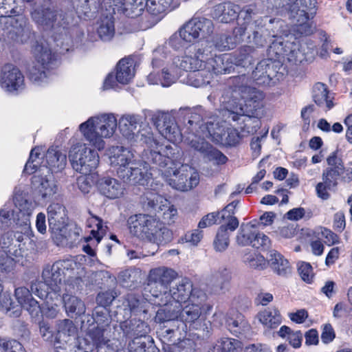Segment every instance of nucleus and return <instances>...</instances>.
Segmentation results:
<instances>
[{"label": "nucleus", "mask_w": 352, "mask_h": 352, "mask_svg": "<svg viewBox=\"0 0 352 352\" xmlns=\"http://www.w3.org/2000/svg\"><path fill=\"white\" fill-rule=\"evenodd\" d=\"M201 314V306L199 303L188 302L175 308L161 307L155 316V320L163 322L173 319H179L184 323H192L199 318Z\"/></svg>", "instance_id": "obj_10"}, {"label": "nucleus", "mask_w": 352, "mask_h": 352, "mask_svg": "<svg viewBox=\"0 0 352 352\" xmlns=\"http://www.w3.org/2000/svg\"><path fill=\"white\" fill-rule=\"evenodd\" d=\"M274 76V65L269 60L259 62L252 74L253 80L260 85H269Z\"/></svg>", "instance_id": "obj_25"}, {"label": "nucleus", "mask_w": 352, "mask_h": 352, "mask_svg": "<svg viewBox=\"0 0 352 352\" xmlns=\"http://www.w3.org/2000/svg\"><path fill=\"white\" fill-rule=\"evenodd\" d=\"M131 334L134 336L142 337L148 332V324L142 320H131L129 324Z\"/></svg>", "instance_id": "obj_64"}, {"label": "nucleus", "mask_w": 352, "mask_h": 352, "mask_svg": "<svg viewBox=\"0 0 352 352\" xmlns=\"http://www.w3.org/2000/svg\"><path fill=\"white\" fill-rule=\"evenodd\" d=\"M16 225V231L14 234L8 232L1 238L3 248H8V252L9 254L16 257L22 256L21 250L24 245L22 243L25 240H28L32 233L31 230L28 234L23 233V230L21 228L23 221L21 223L17 222Z\"/></svg>", "instance_id": "obj_19"}, {"label": "nucleus", "mask_w": 352, "mask_h": 352, "mask_svg": "<svg viewBox=\"0 0 352 352\" xmlns=\"http://www.w3.org/2000/svg\"><path fill=\"white\" fill-rule=\"evenodd\" d=\"M87 336L92 341L91 346L87 349L89 350H92V348L94 346H98L102 344H105L108 341V340L104 338V330L99 327L90 329Z\"/></svg>", "instance_id": "obj_60"}, {"label": "nucleus", "mask_w": 352, "mask_h": 352, "mask_svg": "<svg viewBox=\"0 0 352 352\" xmlns=\"http://www.w3.org/2000/svg\"><path fill=\"white\" fill-rule=\"evenodd\" d=\"M51 67L44 68L41 64L33 63L32 66L29 69V78L36 85H41L47 82L50 76Z\"/></svg>", "instance_id": "obj_40"}, {"label": "nucleus", "mask_w": 352, "mask_h": 352, "mask_svg": "<svg viewBox=\"0 0 352 352\" xmlns=\"http://www.w3.org/2000/svg\"><path fill=\"white\" fill-rule=\"evenodd\" d=\"M206 118L203 116L197 127L202 135L217 144L224 146H235L245 136L236 128L219 125L217 118L205 110Z\"/></svg>", "instance_id": "obj_7"}, {"label": "nucleus", "mask_w": 352, "mask_h": 352, "mask_svg": "<svg viewBox=\"0 0 352 352\" xmlns=\"http://www.w3.org/2000/svg\"><path fill=\"white\" fill-rule=\"evenodd\" d=\"M91 223H94L97 228V230H92L91 231V236L85 238L86 242L93 241V238L95 239L96 243H99L102 239V236L106 234L107 227L103 224L102 219L97 217H92L90 219Z\"/></svg>", "instance_id": "obj_57"}, {"label": "nucleus", "mask_w": 352, "mask_h": 352, "mask_svg": "<svg viewBox=\"0 0 352 352\" xmlns=\"http://www.w3.org/2000/svg\"><path fill=\"white\" fill-rule=\"evenodd\" d=\"M230 243V234L224 226H221L213 241V247L216 252H223Z\"/></svg>", "instance_id": "obj_49"}, {"label": "nucleus", "mask_w": 352, "mask_h": 352, "mask_svg": "<svg viewBox=\"0 0 352 352\" xmlns=\"http://www.w3.org/2000/svg\"><path fill=\"white\" fill-rule=\"evenodd\" d=\"M239 12L238 6L228 2L216 5L211 14L214 19L221 23H229L236 19Z\"/></svg>", "instance_id": "obj_27"}, {"label": "nucleus", "mask_w": 352, "mask_h": 352, "mask_svg": "<svg viewBox=\"0 0 352 352\" xmlns=\"http://www.w3.org/2000/svg\"><path fill=\"white\" fill-rule=\"evenodd\" d=\"M226 324L229 331L235 335L243 333L250 329L248 321L241 314H236L233 317H228L226 320Z\"/></svg>", "instance_id": "obj_41"}, {"label": "nucleus", "mask_w": 352, "mask_h": 352, "mask_svg": "<svg viewBox=\"0 0 352 352\" xmlns=\"http://www.w3.org/2000/svg\"><path fill=\"white\" fill-rule=\"evenodd\" d=\"M179 114L184 115L187 120L186 135H183L177 126L174 117L166 112L158 111L151 116V121L159 133L169 142L178 143L182 141L198 151L204 159L212 162L214 164L221 165L226 163L228 157L220 151L214 148L205 140L197 126L203 116L206 118L205 109L202 107L194 109L180 108Z\"/></svg>", "instance_id": "obj_1"}, {"label": "nucleus", "mask_w": 352, "mask_h": 352, "mask_svg": "<svg viewBox=\"0 0 352 352\" xmlns=\"http://www.w3.org/2000/svg\"><path fill=\"white\" fill-rule=\"evenodd\" d=\"M0 6V16L10 17L12 14H19L21 9L17 6L16 0H3Z\"/></svg>", "instance_id": "obj_62"}, {"label": "nucleus", "mask_w": 352, "mask_h": 352, "mask_svg": "<svg viewBox=\"0 0 352 352\" xmlns=\"http://www.w3.org/2000/svg\"><path fill=\"white\" fill-rule=\"evenodd\" d=\"M316 0H296L293 4L287 3L288 7L286 8L292 15H299L302 10L305 14H309L308 11H311L316 8Z\"/></svg>", "instance_id": "obj_48"}, {"label": "nucleus", "mask_w": 352, "mask_h": 352, "mask_svg": "<svg viewBox=\"0 0 352 352\" xmlns=\"http://www.w3.org/2000/svg\"><path fill=\"white\" fill-rule=\"evenodd\" d=\"M214 44L219 51L229 50L236 45L233 38L226 34L217 35L214 40Z\"/></svg>", "instance_id": "obj_59"}, {"label": "nucleus", "mask_w": 352, "mask_h": 352, "mask_svg": "<svg viewBox=\"0 0 352 352\" xmlns=\"http://www.w3.org/2000/svg\"><path fill=\"white\" fill-rule=\"evenodd\" d=\"M162 174L172 188L180 191L191 190L199 183V173L188 164H182L178 169L170 166Z\"/></svg>", "instance_id": "obj_9"}, {"label": "nucleus", "mask_w": 352, "mask_h": 352, "mask_svg": "<svg viewBox=\"0 0 352 352\" xmlns=\"http://www.w3.org/2000/svg\"><path fill=\"white\" fill-rule=\"evenodd\" d=\"M264 95L260 90L245 85L226 89L221 97L223 116L228 121L237 122L245 136L255 133L261 126L258 118L263 107Z\"/></svg>", "instance_id": "obj_3"}, {"label": "nucleus", "mask_w": 352, "mask_h": 352, "mask_svg": "<svg viewBox=\"0 0 352 352\" xmlns=\"http://www.w3.org/2000/svg\"><path fill=\"white\" fill-rule=\"evenodd\" d=\"M73 265L76 263L71 260L58 261L52 265L47 264L42 272V280L32 283V293L40 298L47 297L58 300L60 297L64 271L72 268Z\"/></svg>", "instance_id": "obj_5"}, {"label": "nucleus", "mask_w": 352, "mask_h": 352, "mask_svg": "<svg viewBox=\"0 0 352 352\" xmlns=\"http://www.w3.org/2000/svg\"><path fill=\"white\" fill-rule=\"evenodd\" d=\"M177 276V272L166 267L153 269L149 273V282L152 296L160 301L169 290L171 282Z\"/></svg>", "instance_id": "obj_14"}, {"label": "nucleus", "mask_w": 352, "mask_h": 352, "mask_svg": "<svg viewBox=\"0 0 352 352\" xmlns=\"http://www.w3.org/2000/svg\"><path fill=\"white\" fill-rule=\"evenodd\" d=\"M0 309L5 311L10 317L17 318L21 315L20 305H15L11 300V295L8 292L0 294Z\"/></svg>", "instance_id": "obj_46"}, {"label": "nucleus", "mask_w": 352, "mask_h": 352, "mask_svg": "<svg viewBox=\"0 0 352 352\" xmlns=\"http://www.w3.org/2000/svg\"><path fill=\"white\" fill-rule=\"evenodd\" d=\"M0 352H25L23 345L15 340H6L0 338Z\"/></svg>", "instance_id": "obj_63"}, {"label": "nucleus", "mask_w": 352, "mask_h": 352, "mask_svg": "<svg viewBox=\"0 0 352 352\" xmlns=\"http://www.w3.org/2000/svg\"><path fill=\"white\" fill-rule=\"evenodd\" d=\"M135 75L131 60L126 58L121 59L116 67V80L123 85L129 83Z\"/></svg>", "instance_id": "obj_38"}, {"label": "nucleus", "mask_w": 352, "mask_h": 352, "mask_svg": "<svg viewBox=\"0 0 352 352\" xmlns=\"http://www.w3.org/2000/svg\"><path fill=\"white\" fill-rule=\"evenodd\" d=\"M47 168L50 171L58 172L63 170L67 164L66 154L54 148H50L45 155Z\"/></svg>", "instance_id": "obj_36"}, {"label": "nucleus", "mask_w": 352, "mask_h": 352, "mask_svg": "<svg viewBox=\"0 0 352 352\" xmlns=\"http://www.w3.org/2000/svg\"><path fill=\"white\" fill-rule=\"evenodd\" d=\"M15 261L5 250H0V278L10 273L14 267Z\"/></svg>", "instance_id": "obj_56"}, {"label": "nucleus", "mask_w": 352, "mask_h": 352, "mask_svg": "<svg viewBox=\"0 0 352 352\" xmlns=\"http://www.w3.org/2000/svg\"><path fill=\"white\" fill-rule=\"evenodd\" d=\"M0 85L8 91L22 89L25 85L24 76L17 67L6 64L1 69Z\"/></svg>", "instance_id": "obj_17"}, {"label": "nucleus", "mask_w": 352, "mask_h": 352, "mask_svg": "<svg viewBox=\"0 0 352 352\" xmlns=\"http://www.w3.org/2000/svg\"><path fill=\"white\" fill-rule=\"evenodd\" d=\"M96 187L101 195L110 199L121 198L126 194V188L122 182L111 177L100 178Z\"/></svg>", "instance_id": "obj_20"}, {"label": "nucleus", "mask_w": 352, "mask_h": 352, "mask_svg": "<svg viewBox=\"0 0 352 352\" xmlns=\"http://www.w3.org/2000/svg\"><path fill=\"white\" fill-rule=\"evenodd\" d=\"M142 122L141 116L127 114L120 118L118 126L122 135L129 142L131 138H133L137 126H140Z\"/></svg>", "instance_id": "obj_29"}, {"label": "nucleus", "mask_w": 352, "mask_h": 352, "mask_svg": "<svg viewBox=\"0 0 352 352\" xmlns=\"http://www.w3.org/2000/svg\"><path fill=\"white\" fill-rule=\"evenodd\" d=\"M212 278L216 284L214 292L216 294L224 292L230 279V272L226 268L220 269L212 275Z\"/></svg>", "instance_id": "obj_51"}, {"label": "nucleus", "mask_w": 352, "mask_h": 352, "mask_svg": "<svg viewBox=\"0 0 352 352\" xmlns=\"http://www.w3.org/2000/svg\"><path fill=\"white\" fill-rule=\"evenodd\" d=\"M8 37L19 43H26L31 36V30L28 20L23 16L9 18L6 21Z\"/></svg>", "instance_id": "obj_18"}, {"label": "nucleus", "mask_w": 352, "mask_h": 352, "mask_svg": "<svg viewBox=\"0 0 352 352\" xmlns=\"http://www.w3.org/2000/svg\"><path fill=\"white\" fill-rule=\"evenodd\" d=\"M60 227L52 232L58 245L72 246L80 240L82 230L75 222L63 224Z\"/></svg>", "instance_id": "obj_21"}, {"label": "nucleus", "mask_w": 352, "mask_h": 352, "mask_svg": "<svg viewBox=\"0 0 352 352\" xmlns=\"http://www.w3.org/2000/svg\"><path fill=\"white\" fill-rule=\"evenodd\" d=\"M31 52L34 58V63L41 64L44 68L51 67L53 55L49 44L45 41H36L32 45Z\"/></svg>", "instance_id": "obj_22"}, {"label": "nucleus", "mask_w": 352, "mask_h": 352, "mask_svg": "<svg viewBox=\"0 0 352 352\" xmlns=\"http://www.w3.org/2000/svg\"><path fill=\"white\" fill-rule=\"evenodd\" d=\"M195 28L199 34V38H206L210 36L214 30L213 23L206 18H194Z\"/></svg>", "instance_id": "obj_50"}, {"label": "nucleus", "mask_w": 352, "mask_h": 352, "mask_svg": "<svg viewBox=\"0 0 352 352\" xmlns=\"http://www.w3.org/2000/svg\"><path fill=\"white\" fill-rule=\"evenodd\" d=\"M160 221L155 217L138 214L131 216L128 219L130 232L133 236L148 241L156 231Z\"/></svg>", "instance_id": "obj_15"}, {"label": "nucleus", "mask_w": 352, "mask_h": 352, "mask_svg": "<svg viewBox=\"0 0 352 352\" xmlns=\"http://www.w3.org/2000/svg\"><path fill=\"white\" fill-rule=\"evenodd\" d=\"M69 159L72 168L83 175L90 174L99 164L98 153L85 144L74 145L69 152Z\"/></svg>", "instance_id": "obj_8"}, {"label": "nucleus", "mask_w": 352, "mask_h": 352, "mask_svg": "<svg viewBox=\"0 0 352 352\" xmlns=\"http://www.w3.org/2000/svg\"><path fill=\"white\" fill-rule=\"evenodd\" d=\"M254 228L253 222L242 223L236 236L237 244L241 246L252 245Z\"/></svg>", "instance_id": "obj_44"}, {"label": "nucleus", "mask_w": 352, "mask_h": 352, "mask_svg": "<svg viewBox=\"0 0 352 352\" xmlns=\"http://www.w3.org/2000/svg\"><path fill=\"white\" fill-rule=\"evenodd\" d=\"M118 278L122 286L133 287L138 283L139 275L135 270H125L119 273Z\"/></svg>", "instance_id": "obj_55"}, {"label": "nucleus", "mask_w": 352, "mask_h": 352, "mask_svg": "<svg viewBox=\"0 0 352 352\" xmlns=\"http://www.w3.org/2000/svg\"><path fill=\"white\" fill-rule=\"evenodd\" d=\"M270 36L267 30L262 27H258L252 31V35L248 36L250 43H253L257 46H263L267 43V38Z\"/></svg>", "instance_id": "obj_61"}, {"label": "nucleus", "mask_w": 352, "mask_h": 352, "mask_svg": "<svg viewBox=\"0 0 352 352\" xmlns=\"http://www.w3.org/2000/svg\"><path fill=\"white\" fill-rule=\"evenodd\" d=\"M76 340V328L74 322L69 319L58 321L54 344H62Z\"/></svg>", "instance_id": "obj_24"}, {"label": "nucleus", "mask_w": 352, "mask_h": 352, "mask_svg": "<svg viewBox=\"0 0 352 352\" xmlns=\"http://www.w3.org/2000/svg\"><path fill=\"white\" fill-rule=\"evenodd\" d=\"M175 150L170 144L155 143L153 147L144 150L142 160H136L129 149L122 146H113L109 149V160L118 177L124 182L144 186L151 178L147 165L153 164L160 168L171 165Z\"/></svg>", "instance_id": "obj_2"}, {"label": "nucleus", "mask_w": 352, "mask_h": 352, "mask_svg": "<svg viewBox=\"0 0 352 352\" xmlns=\"http://www.w3.org/2000/svg\"><path fill=\"white\" fill-rule=\"evenodd\" d=\"M259 321L266 328L275 329L282 322L280 314L276 308H267L258 314Z\"/></svg>", "instance_id": "obj_39"}, {"label": "nucleus", "mask_w": 352, "mask_h": 352, "mask_svg": "<svg viewBox=\"0 0 352 352\" xmlns=\"http://www.w3.org/2000/svg\"><path fill=\"white\" fill-rule=\"evenodd\" d=\"M219 61H221L220 57L208 58L201 48L189 47L184 56L174 57L171 63L162 70L161 75L155 72L151 73L148 76V81L149 84H161L163 87H168L182 75V72H199L206 68L208 72L220 74L222 69L213 65Z\"/></svg>", "instance_id": "obj_4"}, {"label": "nucleus", "mask_w": 352, "mask_h": 352, "mask_svg": "<svg viewBox=\"0 0 352 352\" xmlns=\"http://www.w3.org/2000/svg\"><path fill=\"white\" fill-rule=\"evenodd\" d=\"M131 1L129 5L126 0H103L102 6L109 11V15L116 13V10L122 12L129 17L134 18L140 16L135 12V6Z\"/></svg>", "instance_id": "obj_32"}, {"label": "nucleus", "mask_w": 352, "mask_h": 352, "mask_svg": "<svg viewBox=\"0 0 352 352\" xmlns=\"http://www.w3.org/2000/svg\"><path fill=\"white\" fill-rule=\"evenodd\" d=\"M141 199L144 207L147 210L160 213L165 223L172 225L177 219V208L162 196L151 191H147Z\"/></svg>", "instance_id": "obj_11"}, {"label": "nucleus", "mask_w": 352, "mask_h": 352, "mask_svg": "<svg viewBox=\"0 0 352 352\" xmlns=\"http://www.w3.org/2000/svg\"><path fill=\"white\" fill-rule=\"evenodd\" d=\"M57 14L53 6L45 3L37 7L32 12V19L41 25H50L56 19Z\"/></svg>", "instance_id": "obj_30"}, {"label": "nucleus", "mask_w": 352, "mask_h": 352, "mask_svg": "<svg viewBox=\"0 0 352 352\" xmlns=\"http://www.w3.org/2000/svg\"><path fill=\"white\" fill-rule=\"evenodd\" d=\"M63 301L67 314L71 317L81 316L85 313L86 307L84 302L78 297L64 294Z\"/></svg>", "instance_id": "obj_34"}, {"label": "nucleus", "mask_w": 352, "mask_h": 352, "mask_svg": "<svg viewBox=\"0 0 352 352\" xmlns=\"http://www.w3.org/2000/svg\"><path fill=\"white\" fill-rule=\"evenodd\" d=\"M131 145L138 144H144L148 146V148L153 147L155 143H158L153 136V133L149 124L147 122H142L140 125L139 130L133 135L129 142Z\"/></svg>", "instance_id": "obj_33"}, {"label": "nucleus", "mask_w": 352, "mask_h": 352, "mask_svg": "<svg viewBox=\"0 0 352 352\" xmlns=\"http://www.w3.org/2000/svg\"><path fill=\"white\" fill-rule=\"evenodd\" d=\"M312 98L314 102L325 111L330 110L334 106L327 86L322 82H317L314 86Z\"/></svg>", "instance_id": "obj_31"}, {"label": "nucleus", "mask_w": 352, "mask_h": 352, "mask_svg": "<svg viewBox=\"0 0 352 352\" xmlns=\"http://www.w3.org/2000/svg\"><path fill=\"white\" fill-rule=\"evenodd\" d=\"M40 171H42V174H44L45 172L46 174L44 176L38 174L34 175L32 180V188L35 193L38 194L43 199H50L57 192L58 186L52 172H50L47 167L41 168Z\"/></svg>", "instance_id": "obj_16"}, {"label": "nucleus", "mask_w": 352, "mask_h": 352, "mask_svg": "<svg viewBox=\"0 0 352 352\" xmlns=\"http://www.w3.org/2000/svg\"><path fill=\"white\" fill-rule=\"evenodd\" d=\"M240 342L235 339L221 338L210 347L208 352H237Z\"/></svg>", "instance_id": "obj_45"}, {"label": "nucleus", "mask_w": 352, "mask_h": 352, "mask_svg": "<svg viewBox=\"0 0 352 352\" xmlns=\"http://www.w3.org/2000/svg\"><path fill=\"white\" fill-rule=\"evenodd\" d=\"M118 122L113 113H103L89 118L79 126L84 138L99 151L104 148V138L111 137L116 131Z\"/></svg>", "instance_id": "obj_6"}, {"label": "nucleus", "mask_w": 352, "mask_h": 352, "mask_svg": "<svg viewBox=\"0 0 352 352\" xmlns=\"http://www.w3.org/2000/svg\"><path fill=\"white\" fill-rule=\"evenodd\" d=\"M277 43L282 46L283 53L287 56V59L289 62L297 64L307 60L304 52L305 48V45H299L298 43L294 41L290 43L287 41L273 43L274 45H276Z\"/></svg>", "instance_id": "obj_26"}, {"label": "nucleus", "mask_w": 352, "mask_h": 352, "mask_svg": "<svg viewBox=\"0 0 352 352\" xmlns=\"http://www.w3.org/2000/svg\"><path fill=\"white\" fill-rule=\"evenodd\" d=\"M179 36L186 43H193L199 38V34L195 28L193 19L188 21L179 29Z\"/></svg>", "instance_id": "obj_52"}, {"label": "nucleus", "mask_w": 352, "mask_h": 352, "mask_svg": "<svg viewBox=\"0 0 352 352\" xmlns=\"http://www.w3.org/2000/svg\"><path fill=\"white\" fill-rule=\"evenodd\" d=\"M97 32L100 39L104 41H109L113 37L115 28L111 15L106 16L100 19Z\"/></svg>", "instance_id": "obj_43"}, {"label": "nucleus", "mask_w": 352, "mask_h": 352, "mask_svg": "<svg viewBox=\"0 0 352 352\" xmlns=\"http://www.w3.org/2000/svg\"><path fill=\"white\" fill-rule=\"evenodd\" d=\"M296 20L294 31L300 35L307 36L314 32V28L309 22V14H305L302 10L299 15H292Z\"/></svg>", "instance_id": "obj_42"}, {"label": "nucleus", "mask_w": 352, "mask_h": 352, "mask_svg": "<svg viewBox=\"0 0 352 352\" xmlns=\"http://www.w3.org/2000/svg\"><path fill=\"white\" fill-rule=\"evenodd\" d=\"M192 292V283L188 278H182L170 287L160 301H155L161 307H170V309L186 304L190 300Z\"/></svg>", "instance_id": "obj_13"}, {"label": "nucleus", "mask_w": 352, "mask_h": 352, "mask_svg": "<svg viewBox=\"0 0 352 352\" xmlns=\"http://www.w3.org/2000/svg\"><path fill=\"white\" fill-rule=\"evenodd\" d=\"M172 239V231L160 221V226H157L156 231L153 232L148 241L158 245H164L171 241Z\"/></svg>", "instance_id": "obj_47"}, {"label": "nucleus", "mask_w": 352, "mask_h": 352, "mask_svg": "<svg viewBox=\"0 0 352 352\" xmlns=\"http://www.w3.org/2000/svg\"><path fill=\"white\" fill-rule=\"evenodd\" d=\"M15 206L16 210L14 211V212L16 214L19 212L21 214L22 219L21 221H23L21 228L22 230H23V233L25 234H28L30 232V222L29 217L33 210L32 204L24 199H16L15 201Z\"/></svg>", "instance_id": "obj_37"}, {"label": "nucleus", "mask_w": 352, "mask_h": 352, "mask_svg": "<svg viewBox=\"0 0 352 352\" xmlns=\"http://www.w3.org/2000/svg\"><path fill=\"white\" fill-rule=\"evenodd\" d=\"M47 216L50 230L54 232L65 224V208L60 204H52L47 208Z\"/></svg>", "instance_id": "obj_28"}, {"label": "nucleus", "mask_w": 352, "mask_h": 352, "mask_svg": "<svg viewBox=\"0 0 352 352\" xmlns=\"http://www.w3.org/2000/svg\"><path fill=\"white\" fill-rule=\"evenodd\" d=\"M327 161L329 167L323 171V182L318 183L316 188L318 196L322 199L329 197L327 190L337 186L338 179L344 170L342 160L338 158L336 153H333Z\"/></svg>", "instance_id": "obj_12"}, {"label": "nucleus", "mask_w": 352, "mask_h": 352, "mask_svg": "<svg viewBox=\"0 0 352 352\" xmlns=\"http://www.w3.org/2000/svg\"><path fill=\"white\" fill-rule=\"evenodd\" d=\"M43 304L41 306V312L42 311L47 317L54 318L59 313V306L58 303L60 302V297L58 300L50 299L47 297H43Z\"/></svg>", "instance_id": "obj_54"}, {"label": "nucleus", "mask_w": 352, "mask_h": 352, "mask_svg": "<svg viewBox=\"0 0 352 352\" xmlns=\"http://www.w3.org/2000/svg\"><path fill=\"white\" fill-rule=\"evenodd\" d=\"M167 322L168 324L164 326V329L162 330V335L164 337H168L170 338L177 333L181 335L180 328L182 331H186V324L184 322H181L179 319H173L169 320H164L162 322Z\"/></svg>", "instance_id": "obj_53"}, {"label": "nucleus", "mask_w": 352, "mask_h": 352, "mask_svg": "<svg viewBox=\"0 0 352 352\" xmlns=\"http://www.w3.org/2000/svg\"><path fill=\"white\" fill-rule=\"evenodd\" d=\"M269 263L274 272L279 276H286L291 273L289 261L276 250L270 252Z\"/></svg>", "instance_id": "obj_35"}, {"label": "nucleus", "mask_w": 352, "mask_h": 352, "mask_svg": "<svg viewBox=\"0 0 352 352\" xmlns=\"http://www.w3.org/2000/svg\"><path fill=\"white\" fill-rule=\"evenodd\" d=\"M243 262L250 267L263 268L265 265L263 256L256 253H245L242 258Z\"/></svg>", "instance_id": "obj_58"}, {"label": "nucleus", "mask_w": 352, "mask_h": 352, "mask_svg": "<svg viewBox=\"0 0 352 352\" xmlns=\"http://www.w3.org/2000/svg\"><path fill=\"white\" fill-rule=\"evenodd\" d=\"M15 297L19 304L15 305H20L26 309L32 316H37L41 313V305L34 300L30 290L24 287H18L15 289Z\"/></svg>", "instance_id": "obj_23"}]
</instances>
